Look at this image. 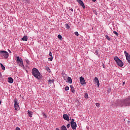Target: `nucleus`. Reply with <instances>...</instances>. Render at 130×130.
Wrapping results in <instances>:
<instances>
[{"label": "nucleus", "instance_id": "9b49d317", "mask_svg": "<svg viewBox=\"0 0 130 130\" xmlns=\"http://www.w3.org/2000/svg\"><path fill=\"white\" fill-rule=\"evenodd\" d=\"M63 118L65 120H67L68 121H69V120H70V117H69V115H68V114H64L63 115Z\"/></svg>", "mask_w": 130, "mask_h": 130}, {"label": "nucleus", "instance_id": "9d476101", "mask_svg": "<svg viewBox=\"0 0 130 130\" xmlns=\"http://www.w3.org/2000/svg\"><path fill=\"white\" fill-rule=\"evenodd\" d=\"M80 82L81 85H84V84H86V81H85V78H84V77H83L82 76H81L80 78Z\"/></svg>", "mask_w": 130, "mask_h": 130}, {"label": "nucleus", "instance_id": "c756f323", "mask_svg": "<svg viewBox=\"0 0 130 130\" xmlns=\"http://www.w3.org/2000/svg\"><path fill=\"white\" fill-rule=\"evenodd\" d=\"M25 61L27 64H29L30 63V61L28 59H25Z\"/></svg>", "mask_w": 130, "mask_h": 130}, {"label": "nucleus", "instance_id": "0eeeda50", "mask_svg": "<svg viewBox=\"0 0 130 130\" xmlns=\"http://www.w3.org/2000/svg\"><path fill=\"white\" fill-rule=\"evenodd\" d=\"M124 53L126 56V60H127L128 62L130 63V55L128 54V53L126 52V51H124Z\"/></svg>", "mask_w": 130, "mask_h": 130}, {"label": "nucleus", "instance_id": "6ab92c4d", "mask_svg": "<svg viewBox=\"0 0 130 130\" xmlns=\"http://www.w3.org/2000/svg\"><path fill=\"white\" fill-rule=\"evenodd\" d=\"M84 98H86V99H88V98H89V95H88V93H85Z\"/></svg>", "mask_w": 130, "mask_h": 130}, {"label": "nucleus", "instance_id": "2eb2a0df", "mask_svg": "<svg viewBox=\"0 0 130 130\" xmlns=\"http://www.w3.org/2000/svg\"><path fill=\"white\" fill-rule=\"evenodd\" d=\"M21 40L23 41H28V37L26 36H24L23 37V38L21 39Z\"/></svg>", "mask_w": 130, "mask_h": 130}, {"label": "nucleus", "instance_id": "1a4fd4ad", "mask_svg": "<svg viewBox=\"0 0 130 130\" xmlns=\"http://www.w3.org/2000/svg\"><path fill=\"white\" fill-rule=\"evenodd\" d=\"M77 2L79 4V5L81 6V7H82L83 9H85V5L84 4V3L82 0H76Z\"/></svg>", "mask_w": 130, "mask_h": 130}, {"label": "nucleus", "instance_id": "423d86ee", "mask_svg": "<svg viewBox=\"0 0 130 130\" xmlns=\"http://www.w3.org/2000/svg\"><path fill=\"white\" fill-rule=\"evenodd\" d=\"M14 107L15 110H19V108H20L19 103H18V100H17V99H14Z\"/></svg>", "mask_w": 130, "mask_h": 130}, {"label": "nucleus", "instance_id": "49530a36", "mask_svg": "<svg viewBox=\"0 0 130 130\" xmlns=\"http://www.w3.org/2000/svg\"><path fill=\"white\" fill-rule=\"evenodd\" d=\"M98 52L96 51V53H98Z\"/></svg>", "mask_w": 130, "mask_h": 130}, {"label": "nucleus", "instance_id": "c9c22d12", "mask_svg": "<svg viewBox=\"0 0 130 130\" xmlns=\"http://www.w3.org/2000/svg\"><path fill=\"white\" fill-rule=\"evenodd\" d=\"M16 130H21V129L20 128V127H17L16 128Z\"/></svg>", "mask_w": 130, "mask_h": 130}, {"label": "nucleus", "instance_id": "f03ea898", "mask_svg": "<svg viewBox=\"0 0 130 130\" xmlns=\"http://www.w3.org/2000/svg\"><path fill=\"white\" fill-rule=\"evenodd\" d=\"M126 103H129L128 98L123 101H120L118 105L121 107H122V106H129V105H126Z\"/></svg>", "mask_w": 130, "mask_h": 130}, {"label": "nucleus", "instance_id": "f704fd0d", "mask_svg": "<svg viewBox=\"0 0 130 130\" xmlns=\"http://www.w3.org/2000/svg\"><path fill=\"white\" fill-rule=\"evenodd\" d=\"M70 126H71V124H68L67 125V127L68 128H69Z\"/></svg>", "mask_w": 130, "mask_h": 130}, {"label": "nucleus", "instance_id": "ea45409f", "mask_svg": "<svg viewBox=\"0 0 130 130\" xmlns=\"http://www.w3.org/2000/svg\"><path fill=\"white\" fill-rule=\"evenodd\" d=\"M72 121H75V119H72Z\"/></svg>", "mask_w": 130, "mask_h": 130}, {"label": "nucleus", "instance_id": "a18cd8bd", "mask_svg": "<svg viewBox=\"0 0 130 130\" xmlns=\"http://www.w3.org/2000/svg\"><path fill=\"white\" fill-rule=\"evenodd\" d=\"M92 30H93V27L91 28Z\"/></svg>", "mask_w": 130, "mask_h": 130}, {"label": "nucleus", "instance_id": "7c9ffc66", "mask_svg": "<svg viewBox=\"0 0 130 130\" xmlns=\"http://www.w3.org/2000/svg\"><path fill=\"white\" fill-rule=\"evenodd\" d=\"M74 34L76 35V36H78L79 35V32L78 31H75Z\"/></svg>", "mask_w": 130, "mask_h": 130}, {"label": "nucleus", "instance_id": "a211bd4d", "mask_svg": "<svg viewBox=\"0 0 130 130\" xmlns=\"http://www.w3.org/2000/svg\"><path fill=\"white\" fill-rule=\"evenodd\" d=\"M1 66L2 69L3 71H5V70H6V67H5L4 64H3V63H1Z\"/></svg>", "mask_w": 130, "mask_h": 130}, {"label": "nucleus", "instance_id": "dca6fc26", "mask_svg": "<svg viewBox=\"0 0 130 130\" xmlns=\"http://www.w3.org/2000/svg\"><path fill=\"white\" fill-rule=\"evenodd\" d=\"M68 83H69V84H72V83H73V80H72V78H71L70 77H68Z\"/></svg>", "mask_w": 130, "mask_h": 130}, {"label": "nucleus", "instance_id": "a878e982", "mask_svg": "<svg viewBox=\"0 0 130 130\" xmlns=\"http://www.w3.org/2000/svg\"><path fill=\"white\" fill-rule=\"evenodd\" d=\"M64 89L65 91H69V90H70V87H69V86H66Z\"/></svg>", "mask_w": 130, "mask_h": 130}, {"label": "nucleus", "instance_id": "393cba45", "mask_svg": "<svg viewBox=\"0 0 130 130\" xmlns=\"http://www.w3.org/2000/svg\"><path fill=\"white\" fill-rule=\"evenodd\" d=\"M57 37H58V39H60V40H61V39L62 38V37L60 35H58Z\"/></svg>", "mask_w": 130, "mask_h": 130}, {"label": "nucleus", "instance_id": "b1692460", "mask_svg": "<svg viewBox=\"0 0 130 130\" xmlns=\"http://www.w3.org/2000/svg\"><path fill=\"white\" fill-rule=\"evenodd\" d=\"M48 82L50 84H51V83H54V80L53 79L49 80Z\"/></svg>", "mask_w": 130, "mask_h": 130}, {"label": "nucleus", "instance_id": "2f4dec72", "mask_svg": "<svg viewBox=\"0 0 130 130\" xmlns=\"http://www.w3.org/2000/svg\"><path fill=\"white\" fill-rule=\"evenodd\" d=\"M66 25V28L67 29H70V25L69 24H67Z\"/></svg>", "mask_w": 130, "mask_h": 130}, {"label": "nucleus", "instance_id": "58836bf2", "mask_svg": "<svg viewBox=\"0 0 130 130\" xmlns=\"http://www.w3.org/2000/svg\"><path fill=\"white\" fill-rule=\"evenodd\" d=\"M92 2H93V3H95V2H96V0H92Z\"/></svg>", "mask_w": 130, "mask_h": 130}, {"label": "nucleus", "instance_id": "20e7f679", "mask_svg": "<svg viewBox=\"0 0 130 130\" xmlns=\"http://www.w3.org/2000/svg\"><path fill=\"white\" fill-rule=\"evenodd\" d=\"M0 56L4 58H8L9 57V53L6 51H0Z\"/></svg>", "mask_w": 130, "mask_h": 130}, {"label": "nucleus", "instance_id": "ddd939ff", "mask_svg": "<svg viewBox=\"0 0 130 130\" xmlns=\"http://www.w3.org/2000/svg\"><path fill=\"white\" fill-rule=\"evenodd\" d=\"M8 82L9 83H10V84H12L14 83V80H13V78L12 77H9Z\"/></svg>", "mask_w": 130, "mask_h": 130}, {"label": "nucleus", "instance_id": "c85d7f7f", "mask_svg": "<svg viewBox=\"0 0 130 130\" xmlns=\"http://www.w3.org/2000/svg\"><path fill=\"white\" fill-rule=\"evenodd\" d=\"M113 33H114V34H115V35H116V36H118V33H117V32H116L115 31H113Z\"/></svg>", "mask_w": 130, "mask_h": 130}, {"label": "nucleus", "instance_id": "f3484780", "mask_svg": "<svg viewBox=\"0 0 130 130\" xmlns=\"http://www.w3.org/2000/svg\"><path fill=\"white\" fill-rule=\"evenodd\" d=\"M70 88L71 89V92H72V93H75V88H74V86H73L72 85H71Z\"/></svg>", "mask_w": 130, "mask_h": 130}, {"label": "nucleus", "instance_id": "72a5a7b5", "mask_svg": "<svg viewBox=\"0 0 130 130\" xmlns=\"http://www.w3.org/2000/svg\"><path fill=\"white\" fill-rule=\"evenodd\" d=\"M49 59L50 60V61H52V59H53V57H51L49 58Z\"/></svg>", "mask_w": 130, "mask_h": 130}, {"label": "nucleus", "instance_id": "6e6552de", "mask_svg": "<svg viewBox=\"0 0 130 130\" xmlns=\"http://www.w3.org/2000/svg\"><path fill=\"white\" fill-rule=\"evenodd\" d=\"M71 126L72 129H76L77 128V124L75 121L71 122Z\"/></svg>", "mask_w": 130, "mask_h": 130}, {"label": "nucleus", "instance_id": "f8f14e48", "mask_svg": "<svg viewBox=\"0 0 130 130\" xmlns=\"http://www.w3.org/2000/svg\"><path fill=\"white\" fill-rule=\"evenodd\" d=\"M94 81L95 83H96L98 86L99 87L100 84L99 83V80L98 79V78L95 77L94 79Z\"/></svg>", "mask_w": 130, "mask_h": 130}, {"label": "nucleus", "instance_id": "473e14b6", "mask_svg": "<svg viewBox=\"0 0 130 130\" xmlns=\"http://www.w3.org/2000/svg\"><path fill=\"white\" fill-rule=\"evenodd\" d=\"M49 56L52 57V53H51V51L49 52Z\"/></svg>", "mask_w": 130, "mask_h": 130}, {"label": "nucleus", "instance_id": "5701e85b", "mask_svg": "<svg viewBox=\"0 0 130 130\" xmlns=\"http://www.w3.org/2000/svg\"><path fill=\"white\" fill-rule=\"evenodd\" d=\"M105 37H106V38L109 41H110L111 39H110V38H109V37L108 35H106Z\"/></svg>", "mask_w": 130, "mask_h": 130}, {"label": "nucleus", "instance_id": "4be33fe9", "mask_svg": "<svg viewBox=\"0 0 130 130\" xmlns=\"http://www.w3.org/2000/svg\"><path fill=\"white\" fill-rule=\"evenodd\" d=\"M128 101L129 103H126V105L130 106V96L128 97Z\"/></svg>", "mask_w": 130, "mask_h": 130}, {"label": "nucleus", "instance_id": "4468645a", "mask_svg": "<svg viewBox=\"0 0 130 130\" xmlns=\"http://www.w3.org/2000/svg\"><path fill=\"white\" fill-rule=\"evenodd\" d=\"M27 114L29 117H32V116L33 115V112L31 111L28 110L27 111Z\"/></svg>", "mask_w": 130, "mask_h": 130}, {"label": "nucleus", "instance_id": "bb28decb", "mask_svg": "<svg viewBox=\"0 0 130 130\" xmlns=\"http://www.w3.org/2000/svg\"><path fill=\"white\" fill-rule=\"evenodd\" d=\"M95 105L96 106V107H98V108H99V107H100V104L96 103H95Z\"/></svg>", "mask_w": 130, "mask_h": 130}, {"label": "nucleus", "instance_id": "e433bc0d", "mask_svg": "<svg viewBox=\"0 0 130 130\" xmlns=\"http://www.w3.org/2000/svg\"><path fill=\"white\" fill-rule=\"evenodd\" d=\"M70 11H71L72 12H74V9H73V8L70 9Z\"/></svg>", "mask_w": 130, "mask_h": 130}, {"label": "nucleus", "instance_id": "4c0bfd02", "mask_svg": "<svg viewBox=\"0 0 130 130\" xmlns=\"http://www.w3.org/2000/svg\"><path fill=\"white\" fill-rule=\"evenodd\" d=\"M23 2H28V0H22Z\"/></svg>", "mask_w": 130, "mask_h": 130}, {"label": "nucleus", "instance_id": "37998d69", "mask_svg": "<svg viewBox=\"0 0 130 130\" xmlns=\"http://www.w3.org/2000/svg\"><path fill=\"white\" fill-rule=\"evenodd\" d=\"M10 53H12V52H11V50H9Z\"/></svg>", "mask_w": 130, "mask_h": 130}, {"label": "nucleus", "instance_id": "f257e3e1", "mask_svg": "<svg viewBox=\"0 0 130 130\" xmlns=\"http://www.w3.org/2000/svg\"><path fill=\"white\" fill-rule=\"evenodd\" d=\"M31 73L32 76H34L36 79H38V80H40V79H41V74H40V72H39V71L37 69H32L31 70Z\"/></svg>", "mask_w": 130, "mask_h": 130}, {"label": "nucleus", "instance_id": "aec40b11", "mask_svg": "<svg viewBox=\"0 0 130 130\" xmlns=\"http://www.w3.org/2000/svg\"><path fill=\"white\" fill-rule=\"evenodd\" d=\"M61 130H68L67 129V127H66V126L63 125L61 126Z\"/></svg>", "mask_w": 130, "mask_h": 130}, {"label": "nucleus", "instance_id": "39448f33", "mask_svg": "<svg viewBox=\"0 0 130 130\" xmlns=\"http://www.w3.org/2000/svg\"><path fill=\"white\" fill-rule=\"evenodd\" d=\"M16 59L17 61V63H18L19 67H24V63L23 62V59H22V58L17 56L16 57Z\"/></svg>", "mask_w": 130, "mask_h": 130}, {"label": "nucleus", "instance_id": "de8ad7c7", "mask_svg": "<svg viewBox=\"0 0 130 130\" xmlns=\"http://www.w3.org/2000/svg\"><path fill=\"white\" fill-rule=\"evenodd\" d=\"M1 73H0V75H1Z\"/></svg>", "mask_w": 130, "mask_h": 130}, {"label": "nucleus", "instance_id": "7ed1b4c3", "mask_svg": "<svg viewBox=\"0 0 130 130\" xmlns=\"http://www.w3.org/2000/svg\"><path fill=\"white\" fill-rule=\"evenodd\" d=\"M114 60L116 61L117 66L119 67H123V62L118 58L117 56H115L114 58Z\"/></svg>", "mask_w": 130, "mask_h": 130}, {"label": "nucleus", "instance_id": "412c9836", "mask_svg": "<svg viewBox=\"0 0 130 130\" xmlns=\"http://www.w3.org/2000/svg\"><path fill=\"white\" fill-rule=\"evenodd\" d=\"M46 70H47V72H48L49 73H50V69H49V67H46Z\"/></svg>", "mask_w": 130, "mask_h": 130}, {"label": "nucleus", "instance_id": "79ce46f5", "mask_svg": "<svg viewBox=\"0 0 130 130\" xmlns=\"http://www.w3.org/2000/svg\"><path fill=\"white\" fill-rule=\"evenodd\" d=\"M56 130H59V129L58 128H56Z\"/></svg>", "mask_w": 130, "mask_h": 130}, {"label": "nucleus", "instance_id": "a19ab883", "mask_svg": "<svg viewBox=\"0 0 130 130\" xmlns=\"http://www.w3.org/2000/svg\"><path fill=\"white\" fill-rule=\"evenodd\" d=\"M124 84H125V82H123V85H124Z\"/></svg>", "mask_w": 130, "mask_h": 130}, {"label": "nucleus", "instance_id": "c03bdc74", "mask_svg": "<svg viewBox=\"0 0 130 130\" xmlns=\"http://www.w3.org/2000/svg\"><path fill=\"white\" fill-rule=\"evenodd\" d=\"M1 103H2V101H0V105H1Z\"/></svg>", "mask_w": 130, "mask_h": 130}, {"label": "nucleus", "instance_id": "cd10ccee", "mask_svg": "<svg viewBox=\"0 0 130 130\" xmlns=\"http://www.w3.org/2000/svg\"><path fill=\"white\" fill-rule=\"evenodd\" d=\"M42 115H43V116H44L45 118L46 117H47V116L46 115V114L44 113H42Z\"/></svg>", "mask_w": 130, "mask_h": 130}]
</instances>
